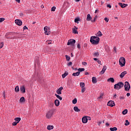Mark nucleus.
<instances>
[{"mask_svg":"<svg viewBox=\"0 0 131 131\" xmlns=\"http://www.w3.org/2000/svg\"><path fill=\"white\" fill-rule=\"evenodd\" d=\"M90 42L92 45H99V42H100V37L95 36H91Z\"/></svg>","mask_w":131,"mask_h":131,"instance_id":"1","label":"nucleus"},{"mask_svg":"<svg viewBox=\"0 0 131 131\" xmlns=\"http://www.w3.org/2000/svg\"><path fill=\"white\" fill-rule=\"evenodd\" d=\"M54 112L55 111H54L53 109L48 111V112L46 113V118H47V119H51V118L53 117Z\"/></svg>","mask_w":131,"mask_h":131,"instance_id":"2","label":"nucleus"},{"mask_svg":"<svg viewBox=\"0 0 131 131\" xmlns=\"http://www.w3.org/2000/svg\"><path fill=\"white\" fill-rule=\"evenodd\" d=\"M124 84L122 82H118L114 85L115 90H120L122 88H123Z\"/></svg>","mask_w":131,"mask_h":131,"instance_id":"3","label":"nucleus"},{"mask_svg":"<svg viewBox=\"0 0 131 131\" xmlns=\"http://www.w3.org/2000/svg\"><path fill=\"white\" fill-rule=\"evenodd\" d=\"M119 65L121 67H123L125 65V58L123 57H120L119 59Z\"/></svg>","mask_w":131,"mask_h":131,"instance_id":"4","label":"nucleus"},{"mask_svg":"<svg viewBox=\"0 0 131 131\" xmlns=\"http://www.w3.org/2000/svg\"><path fill=\"white\" fill-rule=\"evenodd\" d=\"M44 31V33L46 35H50V34H51V28H50L49 27H45Z\"/></svg>","mask_w":131,"mask_h":131,"instance_id":"5","label":"nucleus"},{"mask_svg":"<svg viewBox=\"0 0 131 131\" xmlns=\"http://www.w3.org/2000/svg\"><path fill=\"white\" fill-rule=\"evenodd\" d=\"M129 90H130V85L129 84V83H128L127 81L125 82L124 90L126 92H128Z\"/></svg>","mask_w":131,"mask_h":131,"instance_id":"6","label":"nucleus"},{"mask_svg":"<svg viewBox=\"0 0 131 131\" xmlns=\"http://www.w3.org/2000/svg\"><path fill=\"white\" fill-rule=\"evenodd\" d=\"M75 39H70L68 40L67 45L68 46H73V47H74V45H75Z\"/></svg>","mask_w":131,"mask_h":131,"instance_id":"7","label":"nucleus"},{"mask_svg":"<svg viewBox=\"0 0 131 131\" xmlns=\"http://www.w3.org/2000/svg\"><path fill=\"white\" fill-rule=\"evenodd\" d=\"M107 106H110V107H114V106H115V103L114 102V101H109L107 102Z\"/></svg>","mask_w":131,"mask_h":131,"instance_id":"8","label":"nucleus"},{"mask_svg":"<svg viewBox=\"0 0 131 131\" xmlns=\"http://www.w3.org/2000/svg\"><path fill=\"white\" fill-rule=\"evenodd\" d=\"M107 69V66H104L103 69H102L101 71L100 72L99 74L102 75L105 73V71H106V70Z\"/></svg>","mask_w":131,"mask_h":131,"instance_id":"9","label":"nucleus"},{"mask_svg":"<svg viewBox=\"0 0 131 131\" xmlns=\"http://www.w3.org/2000/svg\"><path fill=\"white\" fill-rule=\"evenodd\" d=\"M15 24H16V25H18V26H21V25H22V21H21V20L15 19Z\"/></svg>","mask_w":131,"mask_h":131,"instance_id":"10","label":"nucleus"},{"mask_svg":"<svg viewBox=\"0 0 131 131\" xmlns=\"http://www.w3.org/2000/svg\"><path fill=\"white\" fill-rule=\"evenodd\" d=\"M77 29H78V28L76 26H74V28H73V33H74V34H78Z\"/></svg>","mask_w":131,"mask_h":131,"instance_id":"11","label":"nucleus"},{"mask_svg":"<svg viewBox=\"0 0 131 131\" xmlns=\"http://www.w3.org/2000/svg\"><path fill=\"white\" fill-rule=\"evenodd\" d=\"M63 87L59 88L57 91L56 93L58 95H61L62 94V90H63Z\"/></svg>","mask_w":131,"mask_h":131,"instance_id":"12","label":"nucleus"},{"mask_svg":"<svg viewBox=\"0 0 131 131\" xmlns=\"http://www.w3.org/2000/svg\"><path fill=\"white\" fill-rule=\"evenodd\" d=\"M82 122L83 123H88V117H83L82 118Z\"/></svg>","mask_w":131,"mask_h":131,"instance_id":"13","label":"nucleus"},{"mask_svg":"<svg viewBox=\"0 0 131 131\" xmlns=\"http://www.w3.org/2000/svg\"><path fill=\"white\" fill-rule=\"evenodd\" d=\"M20 92L23 93L24 94L26 92V90H25V86H21L20 88Z\"/></svg>","mask_w":131,"mask_h":131,"instance_id":"14","label":"nucleus"},{"mask_svg":"<svg viewBox=\"0 0 131 131\" xmlns=\"http://www.w3.org/2000/svg\"><path fill=\"white\" fill-rule=\"evenodd\" d=\"M127 73V72H126V71H125L122 72L120 75V78H123V77H124V75H125V74H126Z\"/></svg>","mask_w":131,"mask_h":131,"instance_id":"15","label":"nucleus"},{"mask_svg":"<svg viewBox=\"0 0 131 131\" xmlns=\"http://www.w3.org/2000/svg\"><path fill=\"white\" fill-rule=\"evenodd\" d=\"M119 6H120L121 8H125V7H127V4H122L121 3H118Z\"/></svg>","mask_w":131,"mask_h":131,"instance_id":"16","label":"nucleus"},{"mask_svg":"<svg viewBox=\"0 0 131 131\" xmlns=\"http://www.w3.org/2000/svg\"><path fill=\"white\" fill-rule=\"evenodd\" d=\"M54 103L55 106H56V107H58L59 105H60V101H59V100L56 99L55 100Z\"/></svg>","mask_w":131,"mask_h":131,"instance_id":"17","label":"nucleus"},{"mask_svg":"<svg viewBox=\"0 0 131 131\" xmlns=\"http://www.w3.org/2000/svg\"><path fill=\"white\" fill-rule=\"evenodd\" d=\"M53 128H54V126L53 125H49L47 126V129L48 130H51V129H53Z\"/></svg>","mask_w":131,"mask_h":131,"instance_id":"18","label":"nucleus"},{"mask_svg":"<svg viewBox=\"0 0 131 131\" xmlns=\"http://www.w3.org/2000/svg\"><path fill=\"white\" fill-rule=\"evenodd\" d=\"M102 35H103V34H102V32H101V31H98V32L96 33V36H97V37H98V36L101 37V36H102Z\"/></svg>","mask_w":131,"mask_h":131,"instance_id":"19","label":"nucleus"},{"mask_svg":"<svg viewBox=\"0 0 131 131\" xmlns=\"http://www.w3.org/2000/svg\"><path fill=\"white\" fill-rule=\"evenodd\" d=\"M20 103H24L25 102V98L24 97H21L19 99Z\"/></svg>","mask_w":131,"mask_h":131,"instance_id":"20","label":"nucleus"},{"mask_svg":"<svg viewBox=\"0 0 131 131\" xmlns=\"http://www.w3.org/2000/svg\"><path fill=\"white\" fill-rule=\"evenodd\" d=\"M86 20H87V21H91V20H92V16H91V14H88L87 15Z\"/></svg>","mask_w":131,"mask_h":131,"instance_id":"21","label":"nucleus"},{"mask_svg":"<svg viewBox=\"0 0 131 131\" xmlns=\"http://www.w3.org/2000/svg\"><path fill=\"white\" fill-rule=\"evenodd\" d=\"M74 110L75 111V112H80V110L78 108L77 106H75L74 107Z\"/></svg>","mask_w":131,"mask_h":131,"instance_id":"22","label":"nucleus"},{"mask_svg":"<svg viewBox=\"0 0 131 131\" xmlns=\"http://www.w3.org/2000/svg\"><path fill=\"white\" fill-rule=\"evenodd\" d=\"M103 95L104 94L103 93L100 94V95L99 97H98L97 100H98V101H101V100H102V99H103Z\"/></svg>","mask_w":131,"mask_h":131,"instance_id":"23","label":"nucleus"},{"mask_svg":"<svg viewBox=\"0 0 131 131\" xmlns=\"http://www.w3.org/2000/svg\"><path fill=\"white\" fill-rule=\"evenodd\" d=\"M9 35H11V34H10V33H7L5 35L6 38H7V39H12V37L9 36Z\"/></svg>","mask_w":131,"mask_h":131,"instance_id":"24","label":"nucleus"},{"mask_svg":"<svg viewBox=\"0 0 131 131\" xmlns=\"http://www.w3.org/2000/svg\"><path fill=\"white\" fill-rule=\"evenodd\" d=\"M92 82L93 83H97V78L95 77H92Z\"/></svg>","mask_w":131,"mask_h":131,"instance_id":"25","label":"nucleus"},{"mask_svg":"<svg viewBox=\"0 0 131 131\" xmlns=\"http://www.w3.org/2000/svg\"><path fill=\"white\" fill-rule=\"evenodd\" d=\"M80 74V72H77L76 73H73L72 75L73 76H78Z\"/></svg>","mask_w":131,"mask_h":131,"instance_id":"26","label":"nucleus"},{"mask_svg":"<svg viewBox=\"0 0 131 131\" xmlns=\"http://www.w3.org/2000/svg\"><path fill=\"white\" fill-rule=\"evenodd\" d=\"M67 75H68V72H66L64 74L62 75V78H65V77L67 76Z\"/></svg>","mask_w":131,"mask_h":131,"instance_id":"27","label":"nucleus"},{"mask_svg":"<svg viewBox=\"0 0 131 131\" xmlns=\"http://www.w3.org/2000/svg\"><path fill=\"white\" fill-rule=\"evenodd\" d=\"M14 120H15V122H17V123H19L21 120V118H15Z\"/></svg>","mask_w":131,"mask_h":131,"instance_id":"28","label":"nucleus"},{"mask_svg":"<svg viewBox=\"0 0 131 131\" xmlns=\"http://www.w3.org/2000/svg\"><path fill=\"white\" fill-rule=\"evenodd\" d=\"M110 130H111V131H116V130H117V127H111V128H110Z\"/></svg>","mask_w":131,"mask_h":131,"instance_id":"29","label":"nucleus"},{"mask_svg":"<svg viewBox=\"0 0 131 131\" xmlns=\"http://www.w3.org/2000/svg\"><path fill=\"white\" fill-rule=\"evenodd\" d=\"M66 59L68 62H69V61H70V59H71L70 56H69L67 55H66Z\"/></svg>","mask_w":131,"mask_h":131,"instance_id":"30","label":"nucleus"},{"mask_svg":"<svg viewBox=\"0 0 131 131\" xmlns=\"http://www.w3.org/2000/svg\"><path fill=\"white\" fill-rule=\"evenodd\" d=\"M55 95L57 98V99H59L60 101H62V97L60 96V95H57V94H55Z\"/></svg>","mask_w":131,"mask_h":131,"instance_id":"31","label":"nucleus"},{"mask_svg":"<svg viewBox=\"0 0 131 131\" xmlns=\"http://www.w3.org/2000/svg\"><path fill=\"white\" fill-rule=\"evenodd\" d=\"M107 81H111L112 83L114 82L115 80H114V78H110L109 79H107Z\"/></svg>","mask_w":131,"mask_h":131,"instance_id":"32","label":"nucleus"},{"mask_svg":"<svg viewBox=\"0 0 131 131\" xmlns=\"http://www.w3.org/2000/svg\"><path fill=\"white\" fill-rule=\"evenodd\" d=\"M80 88H84V86H85V84L84 83V82H80Z\"/></svg>","mask_w":131,"mask_h":131,"instance_id":"33","label":"nucleus"},{"mask_svg":"<svg viewBox=\"0 0 131 131\" xmlns=\"http://www.w3.org/2000/svg\"><path fill=\"white\" fill-rule=\"evenodd\" d=\"M78 21H80V18L79 17H77L75 19V23L78 24Z\"/></svg>","mask_w":131,"mask_h":131,"instance_id":"34","label":"nucleus"},{"mask_svg":"<svg viewBox=\"0 0 131 131\" xmlns=\"http://www.w3.org/2000/svg\"><path fill=\"white\" fill-rule=\"evenodd\" d=\"M19 91H20V89H19V86H16L15 88V92H16V93H18Z\"/></svg>","mask_w":131,"mask_h":131,"instance_id":"35","label":"nucleus"},{"mask_svg":"<svg viewBox=\"0 0 131 131\" xmlns=\"http://www.w3.org/2000/svg\"><path fill=\"white\" fill-rule=\"evenodd\" d=\"M127 114V110H124V111H122V114L123 115H125V114Z\"/></svg>","mask_w":131,"mask_h":131,"instance_id":"36","label":"nucleus"},{"mask_svg":"<svg viewBox=\"0 0 131 131\" xmlns=\"http://www.w3.org/2000/svg\"><path fill=\"white\" fill-rule=\"evenodd\" d=\"M125 125L126 126H127V125H129V122L127 120H125Z\"/></svg>","mask_w":131,"mask_h":131,"instance_id":"37","label":"nucleus"},{"mask_svg":"<svg viewBox=\"0 0 131 131\" xmlns=\"http://www.w3.org/2000/svg\"><path fill=\"white\" fill-rule=\"evenodd\" d=\"M93 55L94 57H99V52L94 53Z\"/></svg>","mask_w":131,"mask_h":131,"instance_id":"38","label":"nucleus"},{"mask_svg":"<svg viewBox=\"0 0 131 131\" xmlns=\"http://www.w3.org/2000/svg\"><path fill=\"white\" fill-rule=\"evenodd\" d=\"M72 103L73 104H76V103H77V99L75 98L74 100H73Z\"/></svg>","mask_w":131,"mask_h":131,"instance_id":"39","label":"nucleus"},{"mask_svg":"<svg viewBox=\"0 0 131 131\" xmlns=\"http://www.w3.org/2000/svg\"><path fill=\"white\" fill-rule=\"evenodd\" d=\"M79 72H82V71H84V68H79L78 69Z\"/></svg>","mask_w":131,"mask_h":131,"instance_id":"40","label":"nucleus"},{"mask_svg":"<svg viewBox=\"0 0 131 131\" xmlns=\"http://www.w3.org/2000/svg\"><path fill=\"white\" fill-rule=\"evenodd\" d=\"M81 93H83L85 92V88H81Z\"/></svg>","mask_w":131,"mask_h":131,"instance_id":"41","label":"nucleus"},{"mask_svg":"<svg viewBox=\"0 0 131 131\" xmlns=\"http://www.w3.org/2000/svg\"><path fill=\"white\" fill-rule=\"evenodd\" d=\"M4 47V42H2L0 43V49H2Z\"/></svg>","mask_w":131,"mask_h":131,"instance_id":"42","label":"nucleus"},{"mask_svg":"<svg viewBox=\"0 0 131 131\" xmlns=\"http://www.w3.org/2000/svg\"><path fill=\"white\" fill-rule=\"evenodd\" d=\"M55 10H56V7H55V6L51 8V11H52V12H55Z\"/></svg>","mask_w":131,"mask_h":131,"instance_id":"43","label":"nucleus"},{"mask_svg":"<svg viewBox=\"0 0 131 131\" xmlns=\"http://www.w3.org/2000/svg\"><path fill=\"white\" fill-rule=\"evenodd\" d=\"M47 42L48 43V45H52V40H47Z\"/></svg>","mask_w":131,"mask_h":131,"instance_id":"44","label":"nucleus"},{"mask_svg":"<svg viewBox=\"0 0 131 131\" xmlns=\"http://www.w3.org/2000/svg\"><path fill=\"white\" fill-rule=\"evenodd\" d=\"M104 20L105 21V22H106V23H108V22H109V19H108V18H107V17H105L104 18Z\"/></svg>","mask_w":131,"mask_h":131,"instance_id":"45","label":"nucleus"},{"mask_svg":"<svg viewBox=\"0 0 131 131\" xmlns=\"http://www.w3.org/2000/svg\"><path fill=\"white\" fill-rule=\"evenodd\" d=\"M3 21H5V18H0V23H2Z\"/></svg>","mask_w":131,"mask_h":131,"instance_id":"46","label":"nucleus"},{"mask_svg":"<svg viewBox=\"0 0 131 131\" xmlns=\"http://www.w3.org/2000/svg\"><path fill=\"white\" fill-rule=\"evenodd\" d=\"M82 65H83L84 66H86V65H88V63L86 62H82Z\"/></svg>","mask_w":131,"mask_h":131,"instance_id":"47","label":"nucleus"},{"mask_svg":"<svg viewBox=\"0 0 131 131\" xmlns=\"http://www.w3.org/2000/svg\"><path fill=\"white\" fill-rule=\"evenodd\" d=\"M68 66H71L72 65V62L70 61L67 63Z\"/></svg>","mask_w":131,"mask_h":131,"instance_id":"48","label":"nucleus"},{"mask_svg":"<svg viewBox=\"0 0 131 131\" xmlns=\"http://www.w3.org/2000/svg\"><path fill=\"white\" fill-rule=\"evenodd\" d=\"M17 123H18V122H17L16 121L12 123V125H13V126L17 125Z\"/></svg>","mask_w":131,"mask_h":131,"instance_id":"49","label":"nucleus"},{"mask_svg":"<svg viewBox=\"0 0 131 131\" xmlns=\"http://www.w3.org/2000/svg\"><path fill=\"white\" fill-rule=\"evenodd\" d=\"M97 63H98L99 65H102V62H101V60H97Z\"/></svg>","mask_w":131,"mask_h":131,"instance_id":"50","label":"nucleus"},{"mask_svg":"<svg viewBox=\"0 0 131 131\" xmlns=\"http://www.w3.org/2000/svg\"><path fill=\"white\" fill-rule=\"evenodd\" d=\"M116 50H117L116 47H114V51L115 52V53H117V51H116Z\"/></svg>","mask_w":131,"mask_h":131,"instance_id":"51","label":"nucleus"},{"mask_svg":"<svg viewBox=\"0 0 131 131\" xmlns=\"http://www.w3.org/2000/svg\"><path fill=\"white\" fill-rule=\"evenodd\" d=\"M119 99L120 100H124V97H123V96H120L119 97Z\"/></svg>","mask_w":131,"mask_h":131,"instance_id":"52","label":"nucleus"},{"mask_svg":"<svg viewBox=\"0 0 131 131\" xmlns=\"http://www.w3.org/2000/svg\"><path fill=\"white\" fill-rule=\"evenodd\" d=\"M26 29H28V28L26 26H25L23 28L24 30H26Z\"/></svg>","mask_w":131,"mask_h":131,"instance_id":"53","label":"nucleus"},{"mask_svg":"<svg viewBox=\"0 0 131 131\" xmlns=\"http://www.w3.org/2000/svg\"><path fill=\"white\" fill-rule=\"evenodd\" d=\"M98 125H99V126H100L101 125V124H102V121H99L97 122Z\"/></svg>","mask_w":131,"mask_h":131,"instance_id":"54","label":"nucleus"},{"mask_svg":"<svg viewBox=\"0 0 131 131\" xmlns=\"http://www.w3.org/2000/svg\"><path fill=\"white\" fill-rule=\"evenodd\" d=\"M107 8H110V9H111V5L108 4L107 5Z\"/></svg>","mask_w":131,"mask_h":131,"instance_id":"55","label":"nucleus"},{"mask_svg":"<svg viewBox=\"0 0 131 131\" xmlns=\"http://www.w3.org/2000/svg\"><path fill=\"white\" fill-rule=\"evenodd\" d=\"M126 96H127V97H129V96H130V93H127L126 94Z\"/></svg>","mask_w":131,"mask_h":131,"instance_id":"56","label":"nucleus"},{"mask_svg":"<svg viewBox=\"0 0 131 131\" xmlns=\"http://www.w3.org/2000/svg\"><path fill=\"white\" fill-rule=\"evenodd\" d=\"M77 48L78 49H80V45L79 43L77 45Z\"/></svg>","mask_w":131,"mask_h":131,"instance_id":"57","label":"nucleus"},{"mask_svg":"<svg viewBox=\"0 0 131 131\" xmlns=\"http://www.w3.org/2000/svg\"><path fill=\"white\" fill-rule=\"evenodd\" d=\"M116 97H117V95L116 94H115L113 96L114 99H116Z\"/></svg>","mask_w":131,"mask_h":131,"instance_id":"58","label":"nucleus"},{"mask_svg":"<svg viewBox=\"0 0 131 131\" xmlns=\"http://www.w3.org/2000/svg\"><path fill=\"white\" fill-rule=\"evenodd\" d=\"M93 60H94V61H98V60H99V59H98V58H94Z\"/></svg>","mask_w":131,"mask_h":131,"instance_id":"59","label":"nucleus"},{"mask_svg":"<svg viewBox=\"0 0 131 131\" xmlns=\"http://www.w3.org/2000/svg\"><path fill=\"white\" fill-rule=\"evenodd\" d=\"M20 0H15V1H16V2L18 3V4H20Z\"/></svg>","mask_w":131,"mask_h":131,"instance_id":"60","label":"nucleus"},{"mask_svg":"<svg viewBox=\"0 0 131 131\" xmlns=\"http://www.w3.org/2000/svg\"><path fill=\"white\" fill-rule=\"evenodd\" d=\"M85 75H89V72H86L85 73Z\"/></svg>","mask_w":131,"mask_h":131,"instance_id":"61","label":"nucleus"},{"mask_svg":"<svg viewBox=\"0 0 131 131\" xmlns=\"http://www.w3.org/2000/svg\"><path fill=\"white\" fill-rule=\"evenodd\" d=\"M88 120H91V117H88Z\"/></svg>","mask_w":131,"mask_h":131,"instance_id":"62","label":"nucleus"},{"mask_svg":"<svg viewBox=\"0 0 131 131\" xmlns=\"http://www.w3.org/2000/svg\"><path fill=\"white\" fill-rule=\"evenodd\" d=\"M106 125L107 126H109L110 124H109L108 123H106Z\"/></svg>","mask_w":131,"mask_h":131,"instance_id":"63","label":"nucleus"},{"mask_svg":"<svg viewBox=\"0 0 131 131\" xmlns=\"http://www.w3.org/2000/svg\"><path fill=\"white\" fill-rule=\"evenodd\" d=\"M101 4L102 5H104V2L101 1Z\"/></svg>","mask_w":131,"mask_h":131,"instance_id":"64","label":"nucleus"}]
</instances>
